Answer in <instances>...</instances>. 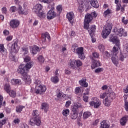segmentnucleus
I'll return each mask as SVG.
<instances>
[{
	"label": "nucleus",
	"mask_w": 128,
	"mask_h": 128,
	"mask_svg": "<svg viewBox=\"0 0 128 128\" xmlns=\"http://www.w3.org/2000/svg\"><path fill=\"white\" fill-rule=\"evenodd\" d=\"M32 66V63H27L26 65L24 64H21L19 66L17 70V72L21 75L22 78L26 82H30L32 79L30 76L28 74L26 70H28Z\"/></svg>",
	"instance_id": "1"
},
{
	"label": "nucleus",
	"mask_w": 128,
	"mask_h": 128,
	"mask_svg": "<svg viewBox=\"0 0 128 128\" xmlns=\"http://www.w3.org/2000/svg\"><path fill=\"white\" fill-rule=\"evenodd\" d=\"M29 124L31 126H40L42 121L40 120V118L38 111L37 110H33L32 117L30 120Z\"/></svg>",
	"instance_id": "2"
},
{
	"label": "nucleus",
	"mask_w": 128,
	"mask_h": 128,
	"mask_svg": "<svg viewBox=\"0 0 128 128\" xmlns=\"http://www.w3.org/2000/svg\"><path fill=\"white\" fill-rule=\"evenodd\" d=\"M110 42H112L114 44H116L115 46H114L112 52V54H118V50H120V40L118 39V37L114 34H111Z\"/></svg>",
	"instance_id": "3"
},
{
	"label": "nucleus",
	"mask_w": 128,
	"mask_h": 128,
	"mask_svg": "<svg viewBox=\"0 0 128 128\" xmlns=\"http://www.w3.org/2000/svg\"><path fill=\"white\" fill-rule=\"evenodd\" d=\"M34 12H36L38 16L42 20L46 18V14L42 11V6L40 4H37L34 7Z\"/></svg>",
	"instance_id": "4"
},
{
	"label": "nucleus",
	"mask_w": 128,
	"mask_h": 128,
	"mask_svg": "<svg viewBox=\"0 0 128 128\" xmlns=\"http://www.w3.org/2000/svg\"><path fill=\"white\" fill-rule=\"evenodd\" d=\"M7 47L11 50L10 56L12 58H14V53L16 54V52H18V50H20V46H18V42H14V43L13 44L9 43L8 44Z\"/></svg>",
	"instance_id": "5"
},
{
	"label": "nucleus",
	"mask_w": 128,
	"mask_h": 128,
	"mask_svg": "<svg viewBox=\"0 0 128 128\" xmlns=\"http://www.w3.org/2000/svg\"><path fill=\"white\" fill-rule=\"evenodd\" d=\"M112 24L110 22H106L104 26V30H102V38H108V34L112 32Z\"/></svg>",
	"instance_id": "6"
},
{
	"label": "nucleus",
	"mask_w": 128,
	"mask_h": 128,
	"mask_svg": "<svg viewBox=\"0 0 128 128\" xmlns=\"http://www.w3.org/2000/svg\"><path fill=\"white\" fill-rule=\"evenodd\" d=\"M36 84V90L35 92L36 94H41L42 92H44L46 90V87L44 86H42L40 84V81L38 80H36L35 82Z\"/></svg>",
	"instance_id": "7"
},
{
	"label": "nucleus",
	"mask_w": 128,
	"mask_h": 128,
	"mask_svg": "<svg viewBox=\"0 0 128 128\" xmlns=\"http://www.w3.org/2000/svg\"><path fill=\"white\" fill-rule=\"evenodd\" d=\"M116 96V94L114 92H111L110 94H106V98L105 99V101L103 102L104 104L106 106H110L111 102H112V100Z\"/></svg>",
	"instance_id": "8"
},
{
	"label": "nucleus",
	"mask_w": 128,
	"mask_h": 128,
	"mask_svg": "<svg viewBox=\"0 0 128 128\" xmlns=\"http://www.w3.org/2000/svg\"><path fill=\"white\" fill-rule=\"evenodd\" d=\"M114 32L117 36H128V33L126 32L124 30V29L122 28H115L114 29Z\"/></svg>",
	"instance_id": "9"
},
{
	"label": "nucleus",
	"mask_w": 128,
	"mask_h": 128,
	"mask_svg": "<svg viewBox=\"0 0 128 128\" xmlns=\"http://www.w3.org/2000/svg\"><path fill=\"white\" fill-rule=\"evenodd\" d=\"M92 20V16L90 14H87L85 16L84 26V28H88V24H90V22Z\"/></svg>",
	"instance_id": "10"
},
{
	"label": "nucleus",
	"mask_w": 128,
	"mask_h": 128,
	"mask_svg": "<svg viewBox=\"0 0 128 128\" xmlns=\"http://www.w3.org/2000/svg\"><path fill=\"white\" fill-rule=\"evenodd\" d=\"M101 102L100 100L97 98H94L92 101L90 102V104L91 106H94L96 108H98L100 106Z\"/></svg>",
	"instance_id": "11"
},
{
	"label": "nucleus",
	"mask_w": 128,
	"mask_h": 128,
	"mask_svg": "<svg viewBox=\"0 0 128 128\" xmlns=\"http://www.w3.org/2000/svg\"><path fill=\"white\" fill-rule=\"evenodd\" d=\"M28 50L26 48H22V50L24 52L23 58L25 62H28L30 60V57L28 55Z\"/></svg>",
	"instance_id": "12"
},
{
	"label": "nucleus",
	"mask_w": 128,
	"mask_h": 128,
	"mask_svg": "<svg viewBox=\"0 0 128 128\" xmlns=\"http://www.w3.org/2000/svg\"><path fill=\"white\" fill-rule=\"evenodd\" d=\"M78 56V58L80 60H84V48L80 47L76 49V52Z\"/></svg>",
	"instance_id": "13"
},
{
	"label": "nucleus",
	"mask_w": 128,
	"mask_h": 128,
	"mask_svg": "<svg viewBox=\"0 0 128 128\" xmlns=\"http://www.w3.org/2000/svg\"><path fill=\"white\" fill-rule=\"evenodd\" d=\"M85 30H87L88 32H89L90 36L91 38H92V36L96 32V26L92 25L90 26V24H88L87 26V28H84Z\"/></svg>",
	"instance_id": "14"
},
{
	"label": "nucleus",
	"mask_w": 128,
	"mask_h": 128,
	"mask_svg": "<svg viewBox=\"0 0 128 128\" xmlns=\"http://www.w3.org/2000/svg\"><path fill=\"white\" fill-rule=\"evenodd\" d=\"M56 14L54 12V8H52L47 13L46 18L48 20H52L54 18H56Z\"/></svg>",
	"instance_id": "15"
},
{
	"label": "nucleus",
	"mask_w": 128,
	"mask_h": 128,
	"mask_svg": "<svg viewBox=\"0 0 128 128\" xmlns=\"http://www.w3.org/2000/svg\"><path fill=\"white\" fill-rule=\"evenodd\" d=\"M10 24L12 28H17L20 26V21L16 19L12 20L10 21Z\"/></svg>",
	"instance_id": "16"
},
{
	"label": "nucleus",
	"mask_w": 128,
	"mask_h": 128,
	"mask_svg": "<svg viewBox=\"0 0 128 128\" xmlns=\"http://www.w3.org/2000/svg\"><path fill=\"white\" fill-rule=\"evenodd\" d=\"M92 68H98V66H100V62L98 60H96L94 58L92 59Z\"/></svg>",
	"instance_id": "17"
},
{
	"label": "nucleus",
	"mask_w": 128,
	"mask_h": 128,
	"mask_svg": "<svg viewBox=\"0 0 128 128\" xmlns=\"http://www.w3.org/2000/svg\"><path fill=\"white\" fill-rule=\"evenodd\" d=\"M111 54L112 56V57L111 58V60L112 62L114 64L115 66H118V57L116 56V55L118 54H112V52L111 51Z\"/></svg>",
	"instance_id": "18"
},
{
	"label": "nucleus",
	"mask_w": 128,
	"mask_h": 128,
	"mask_svg": "<svg viewBox=\"0 0 128 128\" xmlns=\"http://www.w3.org/2000/svg\"><path fill=\"white\" fill-rule=\"evenodd\" d=\"M46 38H48L49 40H50V34L48 32H46L44 34H42L41 40H42V42H46Z\"/></svg>",
	"instance_id": "19"
},
{
	"label": "nucleus",
	"mask_w": 128,
	"mask_h": 128,
	"mask_svg": "<svg viewBox=\"0 0 128 128\" xmlns=\"http://www.w3.org/2000/svg\"><path fill=\"white\" fill-rule=\"evenodd\" d=\"M18 12L20 14H28V11L26 9L22 10V6L20 5H18Z\"/></svg>",
	"instance_id": "20"
},
{
	"label": "nucleus",
	"mask_w": 128,
	"mask_h": 128,
	"mask_svg": "<svg viewBox=\"0 0 128 128\" xmlns=\"http://www.w3.org/2000/svg\"><path fill=\"white\" fill-rule=\"evenodd\" d=\"M82 106V104L80 103H76V104L73 108H72V112H78V108Z\"/></svg>",
	"instance_id": "21"
},
{
	"label": "nucleus",
	"mask_w": 128,
	"mask_h": 128,
	"mask_svg": "<svg viewBox=\"0 0 128 128\" xmlns=\"http://www.w3.org/2000/svg\"><path fill=\"white\" fill-rule=\"evenodd\" d=\"M66 18L68 19V21L70 22L72 20V19L74 18V12H68L66 14Z\"/></svg>",
	"instance_id": "22"
},
{
	"label": "nucleus",
	"mask_w": 128,
	"mask_h": 128,
	"mask_svg": "<svg viewBox=\"0 0 128 128\" xmlns=\"http://www.w3.org/2000/svg\"><path fill=\"white\" fill-rule=\"evenodd\" d=\"M128 120V116H126L122 118L120 120V124L121 126H125L126 122Z\"/></svg>",
	"instance_id": "23"
},
{
	"label": "nucleus",
	"mask_w": 128,
	"mask_h": 128,
	"mask_svg": "<svg viewBox=\"0 0 128 128\" xmlns=\"http://www.w3.org/2000/svg\"><path fill=\"white\" fill-rule=\"evenodd\" d=\"M79 83L82 86H84V88L88 87V84L86 78H82L81 80H79Z\"/></svg>",
	"instance_id": "24"
},
{
	"label": "nucleus",
	"mask_w": 128,
	"mask_h": 128,
	"mask_svg": "<svg viewBox=\"0 0 128 128\" xmlns=\"http://www.w3.org/2000/svg\"><path fill=\"white\" fill-rule=\"evenodd\" d=\"M41 110H44L45 112H46L48 110V104L44 102L42 103L41 104Z\"/></svg>",
	"instance_id": "25"
},
{
	"label": "nucleus",
	"mask_w": 128,
	"mask_h": 128,
	"mask_svg": "<svg viewBox=\"0 0 128 128\" xmlns=\"http://www.w3.org/2000/svg\"><path fill=\"white\" fill-rule=\"evenodd\" d=\"M90 4L92 6L95 8H98L100 6L98 0H92L90 2Z\"/></svg>",
	"instance_id": "26"
},
{
	"label": "nucleus",
	"mask_w": 128,
	"mask_h": 128,
	"mask_svg": "<svg viewBox=\"0 0 128 128\" xmlns=\"http://www.w3.org/2000/svg\"><path fill=\"white\" fill-rule=\"evenodd\" d=\"M40 48H38V46H34L32 48V54H36V52H40Z\"/></svg>",
	"instance_id": "27"
},
{
	"label": "nucleus",
	"mask_w": 128,
	"mask_h": 128,
	"mask_svg": "<svg viewBox=\"0 0 128 128\" xmlns=\"http://www.w3.org/2000/svg\"><path fill=\"white\" fill-rule=\"evenodd\" d=\"M12 84H22V80L20 79H12L11 80Z\"/></svg>",
	"instance_id": "28"
},
{
	"label": "nucleus",
	"mask_w": 128,
	"mask_h": 128,
	"mask_svg": "<svg viewBox=\"0 0 128 128\" xmlns=\"http://www.w3.org/2000/svg\"><path fill=\"white\" fill-rule=\"evenodd\" d=\"M86 93L84 94L83 100H84V102H88V96H86L88 94V92H90V90L86 89Z\"/></svg>",
	"instance_id": "29"
},
{
	"label": "nucleus",
	"mask_w": 128,
	"mask_h": 128,
	"mask_svg": "<svg viewBox=\"0 0 128 128\" xmlns=\"http://www.w3.org/2000/svg\"><path fill=\"white\" fill-rule=\"evenodd\" d=\"M112 88H109L108 89V92H106L104 94H102L100 95V98H106V95L108 94H110L112 92Z\"/></svg>",
	"instance_id": "30"
},
{
	"label": "nucleus",
	"mask_w": 128,
	"mask_h": 128,
	"mask_svg": "<svg viewBox=\"0 0 128 128\" xmlns=\"http://www.w3.org/2000/svg\"><path fill=\"white\" fill-rule=\"evenodd\" d=\"M4 90L7 92V94H10V85L8 84H6L4 86Z\"/></svg>",
	"instance_id": "31"
},
{
	"label": "nucleus",
	"mask_w": 128,
	"mask_h": 128,
	"mask_svg": "<svg viewBox=\"0 0 128 128\" xmlns=\"http://www.w3.org/2000/svg\"><path fill=\"white\" fill-rule=\"evenodd\" d=\"M92 116V113L90 112H84L83 114V118L84 120H86V118H90V116Z\"/></svg>",
	"instance_id": "32"
},
{
	"label": "nucleus",
	"mask_w": 128,
	"mask_h": 128,
	"mask_svg": "<svg viewBox=\"0 0 128 128\" xmlns=\"http://www.w3.org/2000/svg\"><path fill=\"white\" fill-rule=\"evenodd\" d=\"M51 80L54 84H57V82H58V77L57 76H53L51 78Z\"/></svg>",
	"instance_id": "33"
},
{
	"label": "nucleus",
	"mask_w": 128,
	"mask_h": 128,
	"mask_svg": "<svg viewBox=\"0 0 128 128\" xmlns=\"http://www.w3.org/2000/svg\"><path fill=\"white\" fill-rule=\"evenodd\" d=\"M62 114L64 116H68L70 114V110L66 109L64 110H63Z\"/></svg>",
	"instance_id": "34"
},
{
	"label": "nucleus",
	"mask_w": 128,
	"mask_h": 128,
	"mask_svg": "<svg viewBox=\"0 0 128 128\" xmlns=\"http://www.w3.org/2000/svg\"><path fill=\"white\" fill-rule=\"evenodd\" d=\"M10 96H11L12 98H16V92H14V90H11L9 93Z\"/></svg>",
	"instance_id": "35"
},
{
	"label": "nucleus",
	"mask_w": 128,
	"mask_h": 128,
	"mask_svg": "<svg viewBox=\"0 0 128 128\" xmlns=\"http://www.w3.org/2000/svg\"><path fill=\"white\" fill-rule=\"evenodd\" d=\"M75 62L76 63V68H78L82 65V62L80 60H75Z\"/></svg>",
	"instance_id": "36"
},
{
	"label": "nucleus",
	"mask_w": 128,
	"mask_h": 128,
	"mask_svg": "<svg viewBox=\"0 0 128 128\" xmlns=\"http://www.w3.org/2000/svg\"><path fill=\"white\" fill-rule=\"evenodd\" d=\"M70 66L73 68H76V60H73L70 62Z\"/></svg>",
	"instance_id": "37"
},
{
	"label": "nucleus",
	"mask_w": 128,
	"mask_h": 128,
	"mask_svg": "<svg viewBox=\"0 0 128 128\" xmlns=\"http://www.w3.org/2000/svg\"><path fill=\"white\" fill-rule=\"evenodd\" d=\"M98 48L100 52H104V46L102 44H100Z\"/></svg>",
	"instance_id": "38"
},
{
	"label": "nucleus",
	"mask_w": 128,
	"mask_h": 128,
	"mask_svg": "<svg viewBox=\"0 0 128 128\" xmlns=\"http://www.w3.org/2000/svg\"><path fill=\"white\" fill-rule=\"evenodd\" d=\"M24 106H18L16 107V112H20L22 110V108H24Z\"/></svg>",
	"instance_id": "39"
},
{
	"label": "nucleus",
	"mask_w": 128,
	"mask_h": 128,
	"mask_svg": "<svg viewBox=\"0 0 128 128\" xmlns=\"http://www.w3.org/2000/svg\"><path fill=\"white\" fill-rule=\"evenodd\" d=\"M70 118L72 120H76L78 118V112H74L70 116Z\"/></svg>",
	"instance_id": "40"
},
{
	"label": "nucleus",
	"mask_w": 128,
	"mask_h": 128,
	"mask_svg": "<svg viewBox=\"0 0 128 128\" xmlns=\"http://www.w3.org/2000/svg\"><path fill=\"white\" fill-rule=\"evenodd\" d=\"M92 56L94 58H100V54L96 52H94L92 54Z\"/></svg>",
	"instance_id": "41"
},
{
	"label": "nucleus",
	"mask_w": 128,
	"mask_h": 128,
	"mask_svg": "<svg viewBox=\"0 0 128 128\" xmlns=\"http://www.w3.org/2000/svg\"><path fill=\"white\" fill-rule=\"evenodd\" d=\"M38 60L40 62H44V58L42 56H40L38 58Z\"/></svg>",
	"instance_id": "42"
},
{
	"label": "nucleus",
	"mask_w": 128,
	"mask_h": 128,
	"mask_svg": "<svg viewBox=\"0 0 128 128\" xmlns=\"http://www.w3.org/2000/svg\"><path fill=\"white\" fill-rule=\"evenodd\" d=\"M0 52H1V54L4 52V46L3 44H0Z\"/></svg>",
	"instance_id": "43"
},
{
	"label": "nucleus",
	"mask_w": 128,
	"mask_h": 128,
	"mask_svg": "<svg viewBox=\"0 0 128 128\" xmlns=\"http://www.w3.org/2000/svg\"><path fill=\"white\" fill-rule=\"evenodd\" d=\"M104 58H110V56H112V53L110 54L108 51L104 52Z\"/></svg>",
	"instance_id": "44"
},
{
	"label": "nucleus",
	"mask_w": 128,
	"mask_h": 128,
	"mask_svg": "<svg viewBox=\"0 0 128 128\" xmlns=\"http://www.w3.org/2000/svg\"><path fill=\"white\" fill-rule=\"evenodd\" d=\"M78 10L80 12H82L84 10V4H81L78 8Z\"/></svg>",
	"instance_id": "45"
},
{
	"label": "nucleus",
	"mask_w": 128,
	"mask_h": 128,
	"mask_svg": "<svg viewBox=\"0 0 128 128\" xmlns=\"http://www.w3.org/2000/svg\"><path fill=\"white\" fill-rule=\"evenodd\" d=\"M110 14V10L108 9V10H106V11H104V16L105 18H106V16H108V14Z\"/></svg>",
	"instance_id": "46"
},
{
	"label": "nucleus",
	"mask_w": 128,
	"mask_h": 128,
	"mask_svg": "<svg viewBox=\"0 0 128 128\" xmlns=\"http://www.w3.org/2000/svg\"><path fill=\"white\" fill-rule=\"evenodd\" d=\"M56 10L60 14V12H62V6L59 5L57 6Z\"/></svg>",
	"instance_id": "47"
},
{
	"label": "nucleus",
	"mask_w": 128,
	"mask_h": 128,
	"mask_svg": "<svg viewBox=\"0 0 128 128\" xmlns=\"http://www.w3.org/2000/svg\"><path fill=\"white\" fill-rule=\"evenodd\" d=\"M40 2H44V4H50V0H38Z\"/></svg>",
	"instance_id": "48"
},
{
	"label": "nucleus",
	"mask_w": 128,
	"mask_h": 128,
	"mask_svg": "<svg viewBox=\"0 0 128 128\" xmlns=\"http://www.w3.org/2000/svg\"><path fill=\"white\" fill-rule=\"evenodd\" d=\"M10 12H15L16 10V7L13 6L10 7Z\"/></svg>",
	"instance_id": "49"
},
{
	"label": "nucleus",
	"mask_w": 128,
	"mask_h": 128,
	"mask_svg": "<svg viewBox=\"0 0 128 128\" xmlns=\"http://www.w3.org/2000/svg\"><path fill=\"white\" fill-rule=\"evenodd\" d=\"M104 70V69L102 68H98L95 70V72L96 74H98V72H102Z\"/></svg>",
	"instance_id": "50"
},
{
	"label": "nucleus",
	"mask_w": 128,
	"mask_h": 128,
	"mask_svg": "<svg viewBox=\"0 0 128 128\" xmlns=\"http://www.w3.org/2000/svg\"><path fill=\"white\" fill-rule=\"evenodd\" d=\"M90 14L92 18H96V16H98V14H96V12H92Z\"/></svg>",
	"instance_id": "51"
},
{
	"label": "nucleus",
	"mask_w": 128,
	"mask_h": 128,
	"mask_svg": "<svg viewBox=\"0 0 128 128\" xmlns=\"http://www.w3.org/2000/svg\"><path fill=\"white\" fill-rule=\"evenodd\" d=\"M4 124H6V120H3L2 121H0V128H2Z\"/></svg>",
	"instance_id": "52"
},
{
	"label": "nucleus",
	"mask_w": 128,
	"mask_h": 128,
	"mask_svg": "<svg viewBox=\"0 0 128 128\" xmlns=\"http://www.w3.org/2000/svg\"><path fill=\"white\" fill-rule=\"evenodd\" d=\"M70 104H72V102H70V100L67 101L66 104V108H68V106H70Z\"/></svg>",
	"instance_id": "53"
},
{
	"label": "nucleus",
	"mask_w": 128,
	"mask_h": 128,
	"mask_svg": "<svg viewBox=\"0 0 128 128\" xmlns=\"http://www.w3.org/2000/svg\"><path fill=\"white\" fill-rule=\"evenodd\" d=\"M122 22L124 24H128V20H124V17H123L122 18Z\"/></svg>",
	"instance_id": "54"
},
{
	"label": "nucleus",
	"mask_w": 128,
	"mask_h": 128,
	"mask_svg": "<svg viewBox=\"0 0 128 128\" xmlns=\"http://www.w3.org/2000/svg\"><path fill=\"white\" fill-rule=\"evenodd\" d=\"M2 14H6V12H8V10H6V8L4 7L2 8Z\"/></svg>",
	"instance_id": "55"
},
{
	"label": "nucleus",
	"mask_w": 128,
	"mask_h": 128,
	"mask_svg": "<svg viewBox=\"0 0 128 128\" xmlns=\"http://www.w3.org/2000/svg\"><path fill=\"white\" fill-rule=\"evenodd\" d=\"M2 100H4V98L0 95V108L2 107Z\"/></svg>",
	"instance_id": "56"
},
{
	"label": "nucleus",
	"mask_w": 128,
	"mask_h": 128,
	"mask_svg": "<svg viewBox=\"0 0 128 128\" xmlns=\"http://www.w3.org/2000/svg\"><path fill=\"white\" fill-rule=\"evenodd\" d=\"M80 92V87H77L75 89V92L76 94H78Z\"/></svg>",
	"instance_id": "57"
},
{
	"label": "nucleus",
	"mask_w": 128,
	"mask_h": 128,
	"mask_svg": "<svg viewBox=\"0 0 128 128\" xmlns=\"http://www.w3.org/2000/svg\"><path fill=\"white\" fill-rule=\"evenodd\" d=\"M119 60H121V62H124V55L121 54L120 55Z\"/></svg>",
	"instance_id": "58"
},
{
	"label": "nucleus",
	"mask_w": 128,
	"mask_h": 128,
	"mask_svg": "<svg viewBox=\"0 0 128 128\" xmlns=\"http://www.w3.org/2000/svg\"><path fill=\"white\" fill-rule=\"evenodd\" d=\"M124 54H128V46H126L124 48Z\"/></svg>",
	"instance_id": "59"
},
{
	"label": "nucleus",
	"mask_w": 128,
	"mask_h": 128,
	"mask_svg": "<svg viewBox=\"0 0 128 128\" xmlns=\"http://www.w3.org/2000/svg\"><path fill=\"white\" fill-rule=\"evenodd\" d=\"M125 108L126 112H128V102L125 101Z\"/></svg>",
	"instance_id": "60"
},
{
	"label": "nucleus",
	"mask_w": 128,
	"mask_h": 128,
	"mask_svg": "<svg viewBox=\"0 0 128 128\" xmlns=\"http://www.w3.org/2000/svg\"><path fill=\"white\" fill-rule=\"evenodd\" d=\"M4 34L5 36H8V35L10 34V32H8V30H4Z\"/></svg>",
	"instance_id": "61"
},
{
	"label": "nucleus",
	"mask_w": 128,
	"mask_h": 128,
	"mask_svg": "<svg viewBox=\"0 0 128 128\" xmlns=\"http://www.w3.org/2000/svg\"><path fill=\"white\" fill-rule=\"evenodd\" d=\"M102 90H108V86L104 85L102 87Z\"/></svg>",
	"instance_id": "62"
},
{
	"label": "nucleus",
	"mask_w": 128,
	"mask_h": 128,
	"mask_svg": "<svg viewBox=\"0 0 128 128\" xmlns=\"http://www.w3.org/2000/svg\"><path fill=\"white\" fill-rule=\"evenodd\" d=\"M120 6H122L120 4H117V7L116 8V10L118 11L120 10Z\"/></svg>",
	"instance_id": "63"
},
{
	"label": "nucleus",
	"mask_w": 128,
	"mask_h": 128,
	"mask_svg": "<svg viewBox=\"0 0 128 128\" xmlns=\"http://www.w3.org/2000/svg\"><path fill=\"white\" fill-rule=\"evenodd\" d=\"M21 128H28V126L26 124H23L22 125Z\"/></svg>",
	"instance_id": "64"
}]
</instances>
